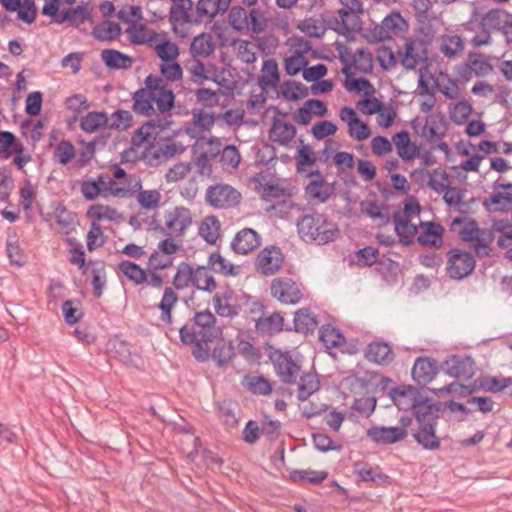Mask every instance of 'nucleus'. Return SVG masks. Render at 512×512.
<instances>
[{"instance_id": "obj_1", "label": "nucleus", "mask_w": 512, "mask_h": 512, "mask_svg": "<svg viewBox=\"0 0 512 512\" xmlns=\"http://www.w3.org/2000/svg\"><path fill=\"white\" fill-rule=\"evenodd\" d=\"M216 317L209 310L196 312L186 324L178 328L180 340L186 345L213 342L222 336V329L216 325Z\"/></svg>"}, {"instance_id": "obj_2", "label": "nucleus", "mask_w": 512, "mask_h": 512, "mask_svg": "<svg viewBox=\"0 0 512 512\" xmlns=\"http://www.w3.org/2000/svg\"><path fill=\"white\" fill-rule=\"evenodd\" d=\"M297 229L300 238L306 243L325 245L336 240L339 235L337 225L329 221L326 215L312 213L303 215L297 221Z\"/></svg>"}, {"instance_id": "obj_3", "label": "nucleus", "mask_w": 512, "mask_h": 512, "mask_svg": "<svg viewBox=\"0 0 512 512\" xmlns=\"http://www.w3.org/2000/svg\"><path fill=\"white\" fill-rule=\"evenodd\" d=\"M269 359L279 380L287 385H294L301 371V361L293 354L280 349H272L269 352Z\"/></svg>"}, {"instance_id": "obj_4", "label": "nucleus", "mask_w": 512, "mask_h": 512, "mask_svg": "<svg viewBox=\"0 0 512 512\" xmlns=\"http://www.w3.org/2000/svg\"><path fill=\"white\" fill-rule=\"evenodd\" d=\"M293 194H262L261 208L273 217L287 218L293 212L302 210V206L296 203Z\"/></svg>"}, {"instance_id": "obj_5", "label": "nucleus", "mask_w": 512, "mask_h": 512, "mask_svg": "<svg viewBox=\"0 0 512 512\" xmlns=\"http://www.w3.org/2000/svg\"><path fill=\"white\" fill-rule=\"evenodd\" d=\"M475 269V259L469 252L451 249L448 252L447 273L450 278L461 280L470 275Z\"/></svg>"}, {"instance_id": "obj_6", "label": "nucleus", "mask_w": 512, "mask_h": 512, "mask_svg": "<svg viewBox=\"0 0 512 512\" xmlns=\"http://www.w3.org/2000/svg\"><path fill=\"white\" fill-rule=\"evenodd\" d=\"M192 225V215L188 208L175 207L165 213V227L172 238H182Z\"/></svg>"}, {"instance_id": "obj_7", "label": "nucleus", "mask_w": 512, "mask_h": 512, "mask_svg": "<svg viewBox=\"0 0 512 512\" xmlns=\"http://www.w3.org/2000/svg\"><path fill=\"white\" fill-rule=\"evenodd\" d=\"M271 295L283 304H298L303 294L297 283L288 277H278L272 281Z\"/></svg>"}, {"instance_id": "obj_8", "label": "nucleus", "mask_w": 512, "mask_h": 512, "mask_svg": "<svg viewBox=\"0 0 512 512\" xmlns=\"http://www.w3.org/2000/svg\"><path fill=\"white\" fill-rule=\"evenodd\" d=\"M367 437L378 445H391L404 440L408 432L395 426L375 425L366 430Z\"/></svg>"}, {"instance_id": "obj_9", "label": "nucleus", "mask_w": 512, "mask_h": 512, "mask_svg": "<svg viewBox=\"0 0 512 512\" xmlns=\"http://www.w3.org/2000/svg\"><path fill=\"white\" fill-rule=\"evenodd\" d=\"M282 263V251L276 246H271L265 247L258 253L255 265L258 272L269 276L278 272Z\"/></svg>"}, {"instance_id": "obj_10", "label": "nucleus", "mask_w": 512, "mask_h": 512, "mask_svg": "<svg viewBox=\"0 0 512 512\" xmlns=\"http://www.w3.org/2000/svg\"><path fill=\"white\" fill-rule=\"evenodd\" d=\"M450 230L459 236L462 241L474 243L480 241L485 230H481L475 220L466 216L456 217L452 220Z\"/></svg>"}, {"instance_id": "obj_11", "label": "nucleus", "mask_w": 512, "mask_h": 512, "mask_svg": "<svg viewBox=\"0 0 512 512\" xmlns=\"http://www.w3.org/2000/svg\"><path fill=\"white\" fill-rule=\"evenodd\" d=\"M130 23L132 26L128 28L127 33L129 35V40L134 45H143L146 42H151L156 39V32H152L150 37H145L144 34H141L146 29V24L140 23L137 24L143 18L142 9L140 6L134 5L130 6L129 11Z\"/></svg>"}, {"instance_id": "obj_12", "label": "nucleus", "mask_w": 512, "mask_h": 512, "mask_svg": "<svg viewBox=\"0 0 512 512\" xmlns=\"http://www.w3.org/2000/svg\"><path fill=\"white\" fill-rule=\"evenodd\" d=\"M213 306L215 312L221 317L233 318L240 312V306L237 303L235 293L229 289L217 292L213 296Z\"/></svg>"}, {"instance_id": "obj_13", "label": "nucleus", "mask_w": 512, "mask_h": 512, "mask_svg": "<svg viewBox=\"0 0 512 512\" xmlns=\"http://www.w3.org/2000/svg\"><path fill=\"white\" fill-rule=\"evenodd\" d=\"M360 210L379 226L387 225L392 218L390 207L384 201L364 200L360 203Z\"/></svg>"}, {"instance_id": "obj_14", "label": "nucleus", "mask_w": 512, "mask_h": 512, "mask_svg": "<svg viewBox=\"0 0 512 512\" xmlns=\"http://www.w3.org/2000/svg\"><path fill=\"white\" fill-rule=\"evenodd\" d=\"M446 373L455 378H470L474 374V361L469 356L452 355L444 362Z\"/></svg>"}, {"instance_id": "obj_15", "label": "nucleus", "mask_w": 512, "mask_h": 512, "mask_svg": "<svg viewBox=\"0 0 512 512\" xmlns=\"http://www.w3.org/2000/svg\"><path fill=\"white\" fill-rule=\"evenodd\" d=\"M260 245V236L251 228L240 230L231 242L232 250L241 255H247Z\"/></svg>"}, {"instance_id": "obj_16", "label": "nucleus", "mask_w": 512, "mask_h": 512, "mask_svg": "<svg viewBox=\"0 0 512 512\" xmlns=\"http://www.w3.org/2000/svg\"><path fill=\"white\" fill-rule=\"evenodd\" d=\"M412 378L419 385L430 383L437 374V362L427 357H418L412 367Z\"/></svg>"}, {"instance_id": "obj_17", "label": "nucleus", "mask_w": 512, "mask_h": 512, "mask_svg": "<svg viewBox=\"0 0 512 512\" xmlns=\"http://www.w3.org/2000/svg\"><path fill=\"white\" fill-rule=\"evenodd\" d=\"M411 409L418 424L437 423L439 406L421 394Z\"/></svg>"}, {"instance_id": "obj_18", "label": "nucleus", "mask_w": 512, "mask_h": 512, "mask_svg": "<svg viewBox=\"0 0 512 512\" xmlns=\"http://www.w3.org/2000/svg\"><path fill=\"white\" fill-rule=\"evenodd\" d=\"M421 233L417 237V242L421 246L439 248L443 242V227L435 222L421 221L419 224Z\"/></svg>"}, {"instance_id": "obj_19", "label": "nucleus", "mask_w": 512, "mask_h": 512, "mask_svg": "<svg viewBox=\"0 0 512 512\" xmlns=\"http://www.w3.org/2000/svg\"><path fill=\"white\" fill-rule=\"evenodd\" d=\"M365 357L369 362L388 365L393 361L395 355L392 347L387 342L374 341L367 345Z\"/></svg>"}, {"instance_id": "obj_20", "label": "nucleus", "mask_w": 512, "mask_h": 512, "mask_svg": "<svg viewBox=\"0 0 512 512\" xmlns=\"http://www.w3.org/2000/svg\"><path fill=\"white\" fill-rule=\"evenodd\" d=\"M95 181L103 192H147L142 190L139 177H131L129 186H117L115 180L107 174H100ZM149 192H157V190H150Z\"/></svg>"}, {"instance_id": "obj_21", "label": "nucleus", "mask_w": 512, "mask_h": 512, "mask_svg": "<svg viewBox=\"0 0 512 512\" xmlns=\"http://www.w3.org/2000/svg\"><path fill=\"white\" fill-rule=\"evenodd\" d=\"M443 200L461 214H469L476 211L481 201L474 194H443Z\"/></svg>"}, {"instance_id": "obj_22", "label": "nucleus", "mask_w": 512, "mask_h": 512, "mask_svg": "<svg viewBox=\"0 0 512 512\" xmlns=\"http://www.w3.org/2000/svg\"><path fill=\"white\" fill-rule=\"evenodd\" d=\"M178 301V295L172 288H165L161 301L157 304L160 310L159 320L169 330H178L173 327L172 310Z\"/></svg>"}, {"instance_id": "obj_23", "label": "nucleus", "mask_w": 512, "mask_h": 512, "mask_svg": "<svg viewBox=\"0 0 512 512\" xmlns=\"http://www.w3.org/2000/svg\"><path fill=\"white\" fill-rule=\"evenodd\" d=\"M418 429L412 434L415 441L425 450H437L440 448V440L436 436L437 423L418 424Z\"/></svg>"}, {"instance_id": "obj_24", "label": "nucleus", "mask_w": 512, "mask_h": 512, "mask_svg": "<svg viewBox=\"0 0 512 512\" xmlns=\"http://www.w3.org/2000/svg\"><path fill=\"white\" fill-rule=\"evenodd\" d=\"M419 396L420 393L412 386L392 388L389 391V397L393 404L404 411L411 409Z\"/></svg>"}, {"instance_id": "obj_25", "label": "nucleus", "mask_w": 512, "mask_h": 512, "mask_svg": "<svg viewBox=\"0 0 512 512\" xmlns=\"http://www.w3.org/2000/svg\"><path fill=\"white\" fill-rule=\"evenodd\" d=\"M296 127L288 122H281L276 117L272 120V126L269 131V138L271 141L287 146L296 136Z\"/></svg>"}, {"instance_id": "obj_26", "label": "nucleus", "mask_w": 512, "mask_h": 512, "mask_svg": "<svg viewBox=\"0 0 512 512\" xmlns=\"http://www.w3.org/2000/svg\"><path fill=\"white\" fill-rule=\"evenodd\" d=\"M423 59H426V47L423 41L409 39L405 44V53L401 60L402 65L413 70Z\"/></svg>"}, {"instance_id": "obj_27", "label": "nucleus", "mask_w": 512, "mask_h": 512, "mask_svg": "<svg viewBox=\"0 0 512 512\" xmlns=\"http://www.w3.org/2000/svg\"><path fill=\"white\" fill-rule=\"evenodd\" d=\"M392 141L397 149V154L403 161H409L419 155V148L411 142L410 134L407 130H401L394 134Z\"/></svg>"}, {"instance_id": "obj_28", "label": "nucleus", "mask_w": 512, "mask_h": 512, "mask_svg": "<svg viewBox=\"0 0 512 512\" xmlns=\"http://www.w3.org/2000/svg\"><path fill=\"white\" fill-rule=\"evenodd\" d=\"M154 99L155 97L148 90L139 88L132 95V110L138 115L150 117L155 114Z\"/></svg>"}, {"instance_id": "obj_29", "label": "nucleus", "mask_w": 512, "mask_h": 512, "mask_svg": "<svg viewBox=\"0 0 512 512\" xmlns=\"http://www.w3.org/2000/svg\"><path fill=\"white\" fill-rule=\"evenodd\" d=\"M305 44L303 49L297 50L293 55L287 57L284 61V69L288 76H295L308 65V60L304 56L312 50V45L309 41H300Z\"/></svg>"}, {"instance_id": "obj_30", "label": "nucleus", "mask_w": 512, "mask_h": 512, "mask_svg": "<svg viewBox=\"0 0 512 512\" xmlns=\"http://www.w3.org/2000/svg\"><path fill=\"white\" fill-rule=\"evenodd\" d=\"M206 143L209 146L215 145V149H210L209 151H204L200 153V155L195 157L191 162L197 166L198 171L201 175L211 172L210 160L214 159L220 154V149L222 145L220 139L215 136L209 137L206 140Z\"/></svg>"}, {"instance_id": "obj_31", "label": "nucleus", "mask_w": 512, "mask_h": 512, "mask_svg": "<svg viewBox=\"0 0 512 512\" xmlns=\"http://www.w3.org/2000/svg\"><path fill=\"white\" fill-rule=\"evenodd\" d=\"M429 188L435 192H467L466 189L451 186L449 175L442 168L430 172Z\"/></svg>"}, {"instance_id": "obj_32", "label": "nucleus", "mask_w": 512, "mask_h": 512, "mask_svg": "<svg viewBox=\"0 0 512 512\" xmlns=\"http://www.w3.org/2000/svg\"><path fill=\"white\" fill-rule=\"evenodd\" d=\"M263 74L258 77V85L263 91L267 88L275 87L280 81V75L278 70V64L274 59H268L264 61L262 65Z\"/></svg>"}, {"instance_id": "obj_33", "label": "nucleus", "mask_w": 512, "mask_h": 512, "mask_svg": "<svg viewBox=\"0 0 512 512\" xmlns=\"http://www.w3.org/2000/svg\"><path fill=\"white\" fill-rule=\"evenodd\" d=\"M101 59L109 69H128L132 65V58L115 49H104Z\"/></svg>"}, {"instance_id": "obj_34", "label": "nucleus", "mask_w": 512, "mask_h": 512, "mask_svg": "<svg viewBox=\"0 0 512 512\" xmlns=\"http://www.w3.org/2000/svg\"><path fill=\"white\" fill-rule=\"evenodd\" d=\"M298 399L306 401L312 394L320 388V381L316 373L306 372L298 377Z\"/></svg>"}, {"instance_id": "obj_35", "label": "nucleus", "mask_w": 512, "mask_h": 512, "mask_svg": "<svg viewBox=\"0 0 512 512\" xmlns=\"http://www.w3.org/2000/svg\"><path fill=\"white\" fill-rule=\"evenodd\" d=\"M207 263L210 270L223 276H236L240 271L239 266L230 263L219 252L211 253Z\"/></svg>"}, {"instance_id": "obj_36", "label": "nucleus", "mask_w": 512, "mask_h": 512, "mask_svg": "<svg viewBox=\"0 0 512 512\" xmlns=\"http://www.w3.org/2000/svg\"><path fill=\"white\" fill-rule=\"evenodd\" d=\"M91 19V12L85 5H78L73 8L62 11L60 16L53 19L54 23L62 24L64 22L74 23L76 26L84 23L85 20Z\"/></svg>"}, {"instance_id": "obj_37", "label": "nucleus", "mask_w": 512, "mask_h": 512, "mask_svg": "<svg viewBox=\"0 0 512 512\" xmlns=\"http://www.w3.org/2000/svg\"><path fill=\"white\" fill-rule=\"evenodd\" d=\"M394 223L395 232L399 238V242L404 246H409L413 243L415 236L418 233V228L412 224L411 220L402 218H392Z\"/></svg>"}, {"instance_id": "obj_38", "label": "nucleus", "mask_w": 512, "mask_h": 512, "mask_svg": "<svg viewBox=\"0 0 512 512\" xmlns=\"http://www.w3.org/2000/svg\"><path fill=\"white\" fill-rule=\"evenodd\" d=\"M293 323L295 331L304 334L313 332L318 325L316 317L308 308H302L296 311Z\"/></svg>"}, {"instance_id": "obj_39", "label": "nucleus", "mask_w": 512, "mask_h": 512, "mask_svg": "<svg viewBox=\"0 0 512 512\" xmlns=\"http://www.w3.org/2000/svg\"><path fill=\"white\" fill-rule=\"evenodd\" d=\"M510 17V13L501 8H492L485 13L480 21L482 30L494 29L501 31L504 26L505 18Z\"/></svg>"}, {"instance_id": "obj_40", "label": "nucleus", "mask_w": 512, "mask_h": 512, "mask_svg": "<svg viewBox=\"0 0 512 512\" xmlns=\"http://www.w3.org/2000/svg\"><path fill=\"white\" fill-rule=\"evenodd\" d=\"M109 118L104 111L88 112L80 121V128L87 132L93 133L103 127H108Z\"/></svg>"}, {"instance_id": "obj_41", "label": "nucleus", "mask_w": 512, "mask_h": 512, "mask_svg": "<svg viewBox=\"0 0 512 512\" xmlns=\"http://www.w3.org/2000/svg\"><path fill=\"white\" fill-rule=\"evenodd\" d=\"M121 32V26L118 23L106 20L96 25L91 34L96 40L105 42L114 40Z\"/></svg>"}, {"instance_id": "obj_42", "label": "nucleus", "mask_w": 512, "mask_h": 512, "mask_svg": "<svg viewBox=\"0 0 512 512\" xmlns=\"http://www.w3.org/2000/svg\"><path fill=\"white\" fill-rule=\"evenodd\" d=\"M215 46L212 42V38L207 33H200L195 36L190 45L191 55L196 57L206 58L212 54Z\"/></svg>"}, {"instance_id": "obj_43", "label": "nucleus", "mask_w": 512, "mask_h": 512, "mask_svg": "<svg viewBox=\"0 0 512 512\" xmlns=\"http://www.w3.org/2000/svg\"><path fill=\"white\" fill-rule=\"evenodd\" d=\"M220 227V221L216 216H207L199 226V235L206 243L213 245L219 237Z\"/></svg>"}, {"instance_id": "obj_44", "label": "nucleus", "mask_w": 512, "mask_h": 512, "mask_svg": "<svg viewBox=\"0 0 512 512\" xmlns=\"http://www.w3.org/2000/svg\"><path fill=\"white\" fill-rule=\"evenodd\" d=\"M284 319L279 313L261 317L256 321L255 328L261 334L272 335L283 330Z\"/></svg>"}, {"instance_id": "obj_45", "label": "nucleus", "mask_w": 512, "mask_h": 512, "mask_svg": "<svg viewBox=\"0 0 512 512\" xmlns=\"http://www.w3.org/2000/svg\"><path fill=\"white\" fill-rule=\"evenodd\" d=\"M210 267L208 263L206 265L197 266L195 268V275L193 284L197 289L212 292L216 288V282L214 277L209 273Z\"/></svg>"}, {"instance_id": "obj_46", "label": "nucleus", "mask_w": 512, "mask_h": 512, "mask_svg": "<svg viewBox=\"0 0 512 512\" xmlns=\"http://www.w3.org/2000/svg\"><path fill=\"white\" fill-rule=\"evenodd\" d=\"M75 157L76 150L74 145L71 141L65 139L56 145L52 155L53 161L63 166L69 164Z\"/></svg>"}, {"instance_id": "obj_47", "label": "nucleus", "mask_w": 512, "mask_h": 512, "mask_svg": "<svg viewBox=\"0 0 512 512\" xmlns=\"http://www.w3.org/2000/svg\"><path fill=\"white\" fill-rule=\"evenodd\" d=\"M20 139L11 131L0 130V159H9L12 152L21 145Z\"/></svg>"}, {"instance_id": "obj_48", "label": "nucleus", "mask_w": 512, "mask_h": 512, "mask_svg": "<svg viewBox=\"0 0 512 512\" xmlns=\"http://www.w3.org/2000/svg\"><path fill=\"white\" fill-rule=\"evenodd\" d=\"M119 270L136 285L147 281V274L138 264L127 260L119 263Z\"/></svg>"}, {"instance_id": "obj_49", "label": "nucleus", "mask_w": 512, "mask_h": 512, "mask_svg": "<svg viewBox=\"0 0 512 512\" xmlns=\"http://www.w3.org/2000/svg\"><path fill=\"white\" fill-rule=\"evenodd\" d=\"M319 338L327 348H336L345 341L341 331L331 325H324L320 328Z\"/></svg>"}, {"instance_id": "obj_50", "label": "nucleus", "mask_w": 512, "mask_h": 512, "mask_svg": "<svg viewBox=\"0 0 512 512\" xmlns=\"http://www.w3.org/2000/svg\"><path fill=\"white\" fill-rule=\"evenodd\" d=\"M195 275V268L186 262H181L178 265L177 272L173 278V285L176 289H184L190 284H193Z\"/></svg>"}, {"instance_id": "obj_51", "label": "nucleus", "mask_w": 512, "mask_h": 512, "mask_svg": "<svg viewBox=\"0 0 512 512\" xmlns=\"http://www.w3.org/2000/svg\"><path fill=\"white\" fill-rule=\"evenodd\" d=\"M242 194H205L206 202L214 208L227 209L236 206Z\"/></svg>"}, {"instance_id": "obj_52", "label": "nucleus", "mask_w": 512, "mask_h": 512, "mask_svg": "<svg viewBox=\"0 0 512 512\" xmlns=\"http://www.w3.org/2000/svg\"><path fill=\"white\" fill-rule=\"evenodd\" d=\"M240 160V152L235 145H227L220 151V163L225 171L237 170Z\"/></svg>"}, {"instance_id": "obj_53", "label": "nucleus", "mask_w": 512, "mask_h": 512, "mask_svg": "<svg viewBox=\"0 0 512 512\" xmlns=\"http://www.w3.org/2000/svg\"><path fill=\"white\" fill-rule=\"evenodd\" d=\"M55 216L61 233L68 235L75 229L77 220L74 213L59 206L55 209Z\"/></svg>"}, {"instance_id": "obj_54", "label": "nucleus", "mask_w": 512, "mask_h": 512, "mask_svg": "<svg viewBox=\"0 0 512 512\" xmlns=\"http://www.w3.org/2000/svg\"><path fill=\"white\" fill-rule=\"evenodd\" d=\"M386 32L398 35L400 32L407 30L408 23L403 18L401 13L397 10H393L391 13L386 15L382 20Z\"/></svg>"}, {"instance_id": "obj_55", "label": "nucleus", "mask_w": 512, "mask_h": 512, "mask_svg": "<svg viewBox=\"0 0 512 512\" xmlns=\"http://www.w3.org/2000/svg\"><path fill=\"white\" fill-rule=\"evenodd\" d=\"M355 472L363 482H372L377 485H384L390 483L388 475L382 473L379 469H372L370 467H356Z\"/></svg>"}, {"instance_id": "obj_56", "label": "nucleus", "mask_w": 512, "mask_h": 512, "mask_svg": "<svg viewBox=\"0 0 512 512\" xmlns=\"http://www.w3.org/2000/svg\"><path fill=\"white\" fill-rule=\"evenodd\" d=\"M450 119L457 125H463L473 113V107L468 100L463 99L450 108Z\"/></svg>"}, {"instance_id": "obj_57", "label": "nucleus", "mask_w": 512, "mask_h": 512, "mask_svg": "<svg viewBox=\"0 0 512 512\" xmlns=\"http://www.w3.org/2000/svg\"><path fill=\"white\" fill-rule=\"evenodd\" d=\"M483 204L489 212L507 211L512 207V194H491Z\"/></svg>"}, {"instance_id": "obj_58", "label": "nucleus", "mask_w": 512, "mask_h": 512, "mask_svg": "<svg viewBox=\"0 0 512 512\" xmlns=\"http://www.w3.org/2000/svg\"><path fill=\"white\" fill-rule=\"evenodd\" d=\"M295 159L296 169L298 172L304 171L306 166L313 165L317 160L313 149L309 145L304 144L302 139H300V146L297 150Z\"/></svg>"}, {"instance_id": "obj_59", "label": "nucleus", "mask_w": 512, "mask_h": 512, "mask_svg": "<svg viewBox=\"0 0 512 512\" xmlns=\"http://www.w3.org/2000/svg\"><path fill=\"white\" fill-rule=\"evenodd\" d=\"M244 386L258 395H269L272 392L271 383L263 376H246Z\"/></svg>"}, {"instance_id": "obj_60", "label": "nucleus", "mask_w": 512, "mask_h": 512, "mask_svg": "<svg viewBox=\"0 0 512 512\" xmlns=\"http://www.w3.org/2000/svg\"><path fill=\"white\" fill-rule=\"evenodd\" d=\"M246 10L242 6H233L229 10L228 21L236 31H243L249 28V21Z\"/></svg>"}, {"instance_id": "obj_61", "label": "nucleus", "mask_w": 512, "mask_h": 512, "mask_svg": "<svg viewBox=\"0 0 512 512\" xmlns=\"http://www.w3.org/2000/svg\"><path fill=\"white\" fill-rule=\"evenodd\" d=\"M328 476L326 471L315 470H294L290 473V478L294 482H309L312 484H319L323 482Z\"/></svg>"}, {"instance_id": "obj_62", "label": "nucleus", "mask_w": 512, "mask_h": 512, "mask_svg": "<svg viewBox=\"0 0 512 512\" xmlns=\"http://www.w3.org/2000/svg\"><path fill=\"white\" fill-rule=\"evenodd\" d=\"M344 87L348 91H354L358 94L362 93L365 96H369L375 93L373 84L365 77L346 78L344 80Z\"/></svg>"}, {"instance_id": "obj_63", "label": "nucleus", "mask_w": 512, "mask_h": 512, "mask_svg": "<svg viewBox=\"0 0 512 512\" xmlns=\"http://www.w3.org/2000/svg\"><path fill=\"white\" fill-rule=\"evenodd\" d=\"M154 102L160 113L170 112L175 106V94L173 90L164 87L155 95Z\"/></svg>"}, {"instance_id": "obj_64", "label": "nucleus", "mask_w": 512, "mask_h": 512, "mask_svg": "<svg viewBox=\"0 0 512 512\" xmlns=\"http://www.w3.org/2000/svg\"><path fill=\"white\" fill-rule=\"evenodd\" d=\"M482 57V54L476 52H470L467 57L472 71L477 77L486 76L493 70V66L488 61L483 60Z\"/></svg>"}]
</instances>
